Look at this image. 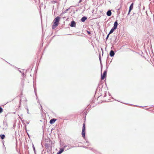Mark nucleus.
Segmentation results:
<instances>
[{
	"instance_id": "f704fd0d",
	"label": "nucleus",
	"mask_w": 154,
	"mask_h": 154,
	"mask_svg": "<svg viewBox=\"0 0 154 154\" xmlns=\"http://www.w3.org/2000/svg\"><path fill=\"white\" fill-rule=\"evenodd\" d=\"M63 14V12H62V13H61L60 14V16H59L60 17H62L63 16V14Z\"/></svg>"
},
{
	"instance_id": "13d9d810",
	"label": "nucleus",
	"mask_w": 154,
	"mask_h": 154,
	"mask_svg": "<svg viewBox=\"0 0 154 154\" xmlns=\"http://www.w3.org/2000/svg\"><path fill=\"white\" fill-rule=\"evenodd\" d=\"M135 106H137H137H137V105H135Z\"/></svg>"
},
{
	"instance_id": "aec40b11",
	"label": "nucleus",
	"mask_w": 154,
	"mask_h": 154,
	"mask_svg": "<svg viewBox=\"0 0 154 154\" xmlns=\"http://www.w3.org/2000/svg\"><path fill=\"white\" fill-rule=\"evenodd\" d=\"M3 124L5 127H7V123L6 122H5V120H4L3 121Z\"/></svg>"
},
{
	"instance_id": "20e7f679",
	"label": "nucleus",
	"mask_w": 154,
	"mask_h": 154,
	"mask_svg": "<svg viewBox=\"0 0 154 154\" xmlns=\"http://www.w3.org/2000/svg\"><path fill=\"white\" fill-rule=\"evenodd\" d=\"M67 147V145H64L63 146V147L60 148L59 151L57 152V154H61L64 151V149Z\"/></svg>"
},
{
	"instance_id": "a211bd4d",
	"label": "nucleus",
	"mask_w": 154,
	"mask_h": 154,
	"mask_svg": "<svg viewBox=\"0 0 154 154\" xmlns=\"http://www.w3.org/2000/svg\"><path fill=\"white\" fill-rule=\"evenodd\" d=\"M121 8V6L119 8L117 9V14L119 15L120 13V9Z\"/></svg>"
},
{
	"instance_id": "58836bf2",
	"label": "nucleus",
	"mask_w": 154,
	"mask_h": 154,
	"mask_svg": "<svg viewBox=\"0 0 154 154\" xmlns=\"http://www.w3.org/2000/svg\"><path fill=\"white\" fill-rule=\"evenodd\" d=\"M106 96V93H105L104 94V95L103 96V97H105Z\"/></svg>"
},
{
	"instance_id": "393cba45",
	"label": "nucleus",
	"mask_w": 154,
	"mask_h": 154,
	"mask_svg": "<svg viewBox=\"0 0 154 154\" xmlns=\"http://www.w3.org/2000/svg\"><path fill=\"white\" fill-rule=\"evenodd\" d=\"M113 32H114V31H113V30L112 29H111V30H110V31L109 32V34H112Z\"/></svg>"
},
{
	"instance_id": "cd10ccee",
	"label": "nucleus",
	"mask_w": 154,
	"mask_h": 154,
	"mask_svg": "<svg viewBox=\"0 0 154 154\" xmlns=\"http://www.w3.org/2000/svg\"><path fill=\"white\" fill-rule=\"evenodd\" d=\"M126 11H124V12L122 13V14H123V16L122 17H124V14H125L126 13Z\"/></svg>"
},
{
	"instance_id": "6ab92c4d",
	"label": "nucleus",
	"mask_w": 154,
	"mask_h": 154,
	"mask_svg": "<svg viewBox=\"0 0 154 154\" xmlns=\"http://www.w3.org/2000/svg\"><path fill=\"white\" fill-rule=\"evenodd\" d=\"M87 114V112L86 111H85L83 113V117H86Z\"/></svg>"
},
{
	"instance_id": "0eeeda50",
	"label": "nucleus",
	"mask_w": 154,
	"mask_h": 154,
	"mask_svg": "<svg viewBox=\"0 0 154 154\" xmlns=\"http://www.w3.org/2000/svg\"><path fill=\"white\" fill-rule=\"evenodd\" d=\"M76 23L74 21L72 20L69 24V26L72 27H75L76 26Z\"/></svg>"
},
{
	"instance_id": "412c9836",
	"label": "nucleus",
	"mask_w": 154,
	"mask_h": 154,
	"mask_svg": "<svg viewBox=\"0 0 154 154\" xmlns=\"http://www.w3.org/2000/svg\"><path fill=\"white\" fill-rule=\"evenodd\" d=\"M32 148H33L34 153L35 154V152H36V151L35 150V146L33 144H32Z\"/></svg>"
},
{
	"instance_id": "37998d69",
	"label": "nucleus",
	"mask_w": 154,
	"mask_h": 154,
	"mask_svg": "<svg viewBox=\"0 0 154 154\" xmlns=\"http://www.w3.org/2000/svg\"><path fill=\"white\" fill-rule=\"evenodd\" d=\"M85 139H86V140L85 139V140L86 141V142L87 143H89V142L88 140H87L86 138H85Z\"/></svg>"
},
{
	"instance_id": "c756f323",
	"label": "nucleus",
	"mask_w": 154,
	"mask_h": 154,
	"mask_svg": "<svg viewBox=\"0 0 154 154\" xmlns=\"http://www.w3.org/2000/svg\"><path fill=\"white\" fill-rule=\"evenodd\" d=\"M110 34H109V33H108V34H107V36H106V40H107L108 39V38H109V35H110Z\"/></svg>"
},
{
	"instance_id": "bb28decb",
	"label": "nucleus",
	"mask_w": 154,
	"mask_h": 154,
	"mask_svg": "<svg viewBox=\"0 0 154 154\" xmlns=\"http://www.w3.org/2000/svg\"><path fill=\"white\" fill-rule=\"evenodd\" d=\"M20 120L21 121V122H22L23 124V122L24 121H25L24 119H23V118H20Z\"/></svg>"
},
{
	"instance_id": "c9c22d12",
	"label": "nucleus",
	"mask_w": 154,
	"mask_h": 154,
	"mask_svg": "<svg viewBox=\"0 0 154 154\" xmlns=\"http://www.w3.org/2000/svg\"><path fill=\"white\" fill-rule=\"evenodd\" d=\"M101 50L102 53V55L103 56V50L102 48H101Z\"/></svg>"
},
{
	"instance_id": "774afa93",
	"label": "nucleus",
	"mask_w": 154,
	"mask_h": 154,
	"mask_svg": "<svg viewBox=\"0 0 154 154\" xmlns=\"http://www.w3.org/2000/svg\"><path fill=\"white\" fill-rule=\"evenodd\" d=\"M134 14V13L133 14Z\"/></svg>"
},
{
	"instance_id": "4be33fe9",
	"label": "nucleus",
	"mask_w": 154,
	"mask_h": 154,
	"mask_svg": "<svg viewBox=\"0 0 154 154\" xmlns=\"http://www.w3.org/2000/svg\"><path fill=\"white\" fill-rule=\"evenodd\" d=\"M88 149H89L90 150H92L94 152H95L96 151V150H95L94 149H93V148H92L89 147H88Z\"/></svg>"
},
{
	"instance_id": "8fccbe9b",
	"label": "nucleus",
	"mask_w": 154,
	"mask_h": 154,
	"mask_svg": "<svg viewBox=\"0 0 154 154\" xmlns=\"http://www.w3.org/2000/svg\"><path fill=\"white\" fill-rule=\"evenodd\" d=\"M71 7H69L67 9V10L68 11L70 9V8H71Z\"/></svg>"
},
{
	"instance_id": "72a5a7b5",
	"label": "nucleus",
	"mask_w": 154,
	"mask_h": 154,
	"mask_svg": "<svg viewBox=\"0 0 154 154\" xmlns=\"http://www.w3.org/2000/svg\"><path fill=\"white\" fill-rule=\"evenodd\" d=\"M132 10V9L129 8L128 12H129V13H130Z\"/></svg>"
},
{
	"instance_id": "9d476101",
	"label": "nucleus",
	"mask_w": 154,
	"mask_h": 154,
	"mask_svg": "<svg viewBox=\"0 0 154 154\" xmlns=\"http://www.w3.org/2000/svg\"><path fill=\"white\" fill-rule=\"evenodd\" d=\"M116 52V51H114L112 50H110L109 53L110 56L111 57H114Z\"/></svg>"
},
{
	"instance_id": "dca6fc26",
	"label": "nucleus",
	"mask_w": 154,
	"mask_h": 154,
	"mask_svg": "<svg viewBox=\"0 0 154 154\" xmlns=\"http://www.w3.org/2000/svg\"><path fill=\"white\" fill-rule=\"evenodd\" d=\"M0 137L1 139L2 140H3L5 139V135H4V134H0Z\"/></svg>"
},
{
	"instance_id": "6e6d98bb",
	"label": "nucleus",
	"mask_w": 154,
	"mask_h": 154,
	"mask_svg": "<svg viewBox=\"0 0 154 154\" xmlns=\"http://www.w3.org/2000/svg\"><path fill=\"white\" fill-rule=\"evenodd\" d=\"M26 109L27 110V111H29V109L27 108Z\"/></svg>"
},
{
	"instance_id": "473e14b6",
	"label": "nucleus",
	"mask_w": 154,
	"mask_h": 154,
	"mask_svg": "<svg viewBox=\"0 0 154 154\" xmlns=\"http://www.w3.org/2000/svg\"><path fill=\"white\" fill-rule=\"evenodd\" d=\"M25 149L26 150H28L29 149V147L28 146H26Z\"/></svg>"
},
{
	"instance_id": "0e129e2a",
	"label": "nucleus",
	"mask_w": 154,
	"mask_h": 154,
	"mask_svg": "<svg viewBox=\"0 0 154 154\" xmlns=\"http://www.w3.org/2000/svg\"><path fill=\"white\" fill-rule=\"evenodd\" d=\"M112 60H111V61L110 62V63H111V62L112 61Z\"/></svg>"
},
{
	"instance_id": "b1692460",
	"label": "nucleus",
	"mask_w": 154,
	"mask_h": 154,
	"mask_svg": "<svg viewBox=\"0 0 154 154\" xmlns=\"http://www.w3.org/2000/svg\"><path fill=\"white\" fill-rule=\"evenodd\" d=\"M68 11V10L67 9H66L65 11H64L63 10V14H65Z\"/></svg>"
},
{
	"instance_id": "7c9ffc66",
	"label": "nucleus",
	"mask_w": 154,
	"mask_h": 154,
	"mask_svg": "<svg viewBox=\"0 0 154 154\" xmlns=\"http://www.w3.org/2000/svg\"><path fill=\"white\" fill-rule=\"evenodd\" d=\"M70 149V148H69V146H67V147H66V148L64 149H65V150H68V149Z\"/></svg>"
},
{
	"instance_id": "2eb2a0df",
	"label": "nucleus",
	"mask_w": 154,
	"mask_h": 154,
	"mask_svg": "<svg viewBox=\"0 0 154 154\" xmlns=\"http://www.w3.org/2000/svg\"><path fill=\"white\" fill-rule=\"evenodd\" d=\"M58 23H57L53 22V24L52 25V29H54L58 25Z\"/></svg>"
},
{
	"instance_id": "e433bc0d",
	"label": "nucleus",
	"mask_w": 154,
	"mask_h": 154,
	"mask_svg": "<svg viewBox=\"0 0 154 154\" xmlns=\"http://www.w3.org/2000/svg\"><path fill=\"white\" fill-rule=\"evenodd\" d=\"M25 122H26L27 124H28L29 123V121H27L26 120H25Z\"/></svg>"
},
{
	"instance_id": "69168bd1",
	"label": "nucleus",
	"mask_w": 154,
	"mask_h": 154,
	"mask_svg": "<svg viewBox=\"0 0 154 154\" xmlns=\"http://www.w3.org/2000/svg\"><path fill=\"white\" fill-rule=\"evenodd\" d=\"M87 146H89V145H88Z\"/></svg>"
},
{
	"instance_id": "f3484780",
	"label": "nucleus",
	"mask_w": 154,
	"mask_h": 154,
	"mask_svg": "<svg viewBox=\"0 0 154 154\" xmlns=\"http://www.w3.org/2000/svg\"><path fill=\"white\" fill-rule=\"evenodd\" d=\"M134 2H133L130 5L129 8L133 9Z\"/></svg>"
},
{
	"instance_id": "603ef678",
	"label": "nucleus",
	"mask_w": 154,
	"mask_h": 154,
	"mask_svg": "<svg viewBox=\"0 0 154 154\" xmlns=\"http://www.w3.org/2000/svg\"><path fill=\"white\" fill-rule=\"evenodd\" d=\"M130 13H129V12H128V14H127V16L129 15H130Z\"/></svg>"
},
{
	"instance_id": "bf43d9fd",
	"label": "nucleus",
	"mask_w": 154,
	"mask_h": 154,
	"mask_svg": "<svg viewBox=\"0 0 154 154\" xmlns=\"http://www.w3.org/2000/svg\"><path fill=\"white\" fill-rule=\"evenodd\" d=\"M104 101H105V102H108L107 101H106V100H105Z\"/></svg>"
},
{
	"instance_id": "ddd939ff",
	"label": "nucleus",
	"mask_w": 154,
	"mask_h": 154,
	"mask_svg": "<svg viewBox=\"0 0 154 154\" xmlns=\"http://www.w3.org/2000/svg\"><path fill=\"white\" fill-rule=\"evenodd\" d=\"M57 120V119L53 118L51 119L49 121V123L50 124H52L54 123Z\"/></svg>"
},
{
	"instance_id": "f8f14e48",
	"label": "nucleus",
	"mask_w": 154,
	"mask_h": 154,
	"mask_svg": "<svg viewBox=\"0 0 154 154\" xmlns=\"http://www.w3.org/2000/svg\"><path fill=\"white\" fill-rule=\"evenodd\" d=\"M99 58L100 63V66H101V70H102V68H103V65L102 63V60H101V55L100 54H99Z\"/></svg>"
},
{
	"instance_id": "4468645a",
	"label": "nucleus",
	"mask_w": 154,
	"mask_h": 154,
	"mask_svg": "<svg viewBox=\"0 0 154 154\" xmlns=\"http://www.w3.org/2000/svg\"><path fill=\"white\" fill-rule=\"evenodd\" d=\"M106 15L108 16H110L112 15V12L110 10H108L106 13Z\"/></svg>"
},
{
	"instance_id": "49530a36",
	"label": "nucleus",
	"mask_w": 154,
	"mask_h": 154,
	"mask_svg": "<svg viewBox=\"0 0 154 154\" xmlns=\"http://www.w3.org/2000/svg\"><path fill=\"white\" fill-rule=\"evenodd\" d=\"M109 55H108V57H107V59H106V62H107L108 60V58H109Z\"/></svg>"
},
{
	"instance_id": "6e6552de",
	"label": "nucleus",
	"mask_w": 154,
	"mask_h": 154,
	"mask_svg": "<svg viewBox=\"0 0 154 154\" xmlns=\"http://www.w3.org/2000/svg\"><path fill=\"white\" fill-rule=\"evenodd\" d=\"M33 87H34V91L35 92V95L37 97L36 99H37V101L38 103H39V100L38 98L37 95V93H36V85H35L34 84Z\"/></svg>"
},
{
	"instance_id": "79ce46f5",
	"label": "nucleus",
	"mask_w": 154,
	"mask_h": 154,
	"mask_svg": "<svg viewBox=\"0 0 154 154\" xmlns=\"http://www.w3.org/2000/svg\"><path fill=\"white\" fill-rule=\"evenodd\" d=\"M82 147H84V148H86V149H87L88 148V147L85 146H82Z\"/></svg>"
},
{
	"instance_id": "a18cd8bd",
	"label": "nucleus",
	"mask_w": 154,
	"mask_h": 154,
	"mask_svg": "<svg viewBox=\"0 0 154 154\" xmlns=\"http://www.w3.org/2000/svg\"><path fill=\"white\" fill-rule=\"evenodd\" d=\"M101 91H102V89H99V92L100 93Z\"/></svg>"
},
{
	"instance_id": "423d86ee",
	"label": "nucleus",
	"mask_w": 154,
	"mask_h": 154,
	"mask_svg": "<svg viewBox=\"0 0 154 154\" xmlns=\"http://www.w3.org/2000/svg\"><path fill=\"white\" fill-rule=\"evenodd\" d=\"M60 20V17L59 16H57L53 20V22L54 23H57L59 24V21Z\"/></svg>"
},
{
	"instance_id": "1a4fd4ad",
	"label": "nucleus",
	"mask_w": 154,
	"mask_h": 154,
	"mask_svg": "<svg viewBox=\"0 0 154 154\" xmlns=\"http://www.w3.org/2000/svg\"><path fill=\"white\" fill-rule=\"evenodd\" d=\"M103 83L100 82L98 85V86L96 90V93L97 92V91L98 88L100 89H102V88H103Z\"/></svg>"
},
{
	"instance_id": "2f4dec72",
	"label": "nucleus",
	"mask_w": 154,
	"mask_h": 154,
	"mask_svg": "<svg viewBox=\"0 0 154 154\" xmlns=\"http://www.w3.org/2000/svg\"><path fill=\"white\" fill-rule=\"evenodd\" d=\"M24 128L25 129L26 131H27V128H26V125L25 124H24Z\"/></svg>"
},
{
	"instance_id": "3c124183",
	"label": "nucleus",
	"mask_w": 154,
	"mask_h": 154,
	"mask_svg": "<svg viewBox=\"0 0 154 154\" xmlns=\"http://www.w3.org/2000/svg\"><path fill=\"white\" fill-rule=\"evenodd\" d=\"M109 96H111V95L110 94L109 92Z\"/></svg>"
},
{
	"instance_id": "39448f33",
	"label": "nucleus",
	"mask_w": 154,
	"mask_h": 154,
	"mask_svg": "<svg viewBox=\"0 0 154 154\" xmlns=\"http://www.w3.org/2000/svg\"><path fill=\"white\" fill-rule=\"evenodd\" d=\"M48 140H49V143L48 142V141H47L45 145V147L46 149H48L49 147L50 143H52V141L51 140L49 139Z\"/></svg>"
},
{
	"instance_id": "7ed1b4c3",
	"label": "nucleus",
	"mask_w": 154,
	"mask_h": 154,
	"mask_svg": "<svg viewBox=\"0 0 154 154\" xmlns=\"http://www.w3.org/2000/svg\"><path fill=\"white\" fill-rule=\"evenodd\" d=\"M118 20H116L114 22L113 27L111 29L113 30V31H114L116 29H117V27L118 25Z\"/></svg>"
},
{
	"instance_id": "680f3d73",
	"label": "nucleus",
	"mask_w": 154,
	"mask_h": 154,
	"mask_svg": "<svg viewBox=\"0 0 154 154\" xmlns=\"http://www.w3.org/2000/svg\"><path fill=\"white\" fill-rule=\"evenodd\" d=\"M27 113H28V114L29 113V111H27Z\"/></svg>"
},
{
	"instance_id": "4d7b16f0",
	"label": "nucleus",
	"mask_w": 154,
	"mask_h": 154,
	"mask_svg": "<svg viewBox=\"0 0 154 154\" xmlns=\"http://www.w3.org/2000/svg\"><path fill=\"white\" fill-rule=\"evenodd\" d=\"M21 101V100H20V104Z\"/></svg>"
},
{
	"instance_id": "de8ad7c7",
	"label": "nucleus",
	"mask_w": 154,
	"mask_h": 154,
	"mask_svg": "<svg viewBox=\"0 0 154 154\" xmlns=\"http://www.w3.org/2000/svg\"><path fill=\"white\" fill-rule=\"evenodd\" d=\"M114 36L115 38V40H116V37H117V35H114Z\"/></svg>"
},
{
	"instance_id": "338daca9",
	"label": "nucleus",
	"mask_w": 154,
	"mask_h": 154,
	"mask_svg": "<svg viewBox=\"0 0 154 154\" xmlns=\"http://www.w3.org/2000/svg\"><path fill=\"white\" fill-rule=\"evenodd\" d=\"M51 148H52V146H51Z\"/></svg>"
},
{
	"instance_id": "a878e982",
	"label": "nucleus",
	"mask_w": 154,
	"mask_h": 154,
	"mask_svg": "<svg viewBox=\"0 0 154 154\" xmlns=\"http://www.w3.org/2000/svg\"><path fill=\"white\" fill-rule=\"evenodd\" d=\"M51 2L55 3H57V1H55V0H53L51 1Z\"/></svg>"
},
{
	"instance_id": "c03bdc74",
	"label": "nucleus",
	"mask_w": 154,
	"mask_h": 154,
	"mask_svg": "<svg viewBox=\"0 0 154 154\" xmlns=\"http://www.w3.org/2000/svg\"><path fill=\"white\" fill-rule=\"evenodd\" d=\"M82 1L83 0H79V3H81Z\"/></svg>"
},
{
	"instance_id": "052dcab7",
	"label": "nucleus",
	"mask_w": 154,
	"mask_h": 154,
	"mask_svg": "<svg viewBox=\"0 0 154 154\" xmlns=\"http://www.w3.org/2000/svg\"><path fill=\"white\" fill-rule=\"evenodd\" d=\"M144 109H146V110H147V109H148V108H147V109H146V108H145Z\"/></svg>"
},
{
	"instance_id": "4c0bfd02",
	"label": "nucleus",
	"mask_w": 154,
	"mask_h": 154,
	"mask_svg": "<svg viewBox=\"0 0 154 154\" xmlns=\"http://www.w3.org/2000/svg\"><path fill=\"white\" fill-rule=\"evenodd\" d=\"M22 75L23 76H25L26 75H25V74L24 72H22Z\"/></svg>"
},
{
	"instance_id": "e2e57ef3",
	"label": "nucleus",
	"mask_w": 154,
	"mask_h": 154,
	"mask_svg": "<svg viewBox=\"0 0 154 154\" xmlns=\"http://www.w3.org/2000/svg\"><path fill=\"white\" fill-rule=\"evenodd\" d=\"M74 147V146H72L71 147V148H73V147Z\"/></svg>"
},
{
	"instance_id": "ea45409f",
	"label": "nucleus",
	"mask_w": 154,
	"mask_h": 154,
	"mask_svg": "<svg viewBox=\"0 0 154 154\" xmlns=\"http://www.w3.org/2000/svg\"><path fill=\"white\" fill-rule=\"evenodd\" d=\"M27 135L28 136V137L30 138V135H29V134L27 132Z\"/></svg>"
},
{
	"instance_id": "a19ab883",
	"label": "nucleus",
	"mask_w": 154,
	"mask_h": 154,
	"mask_svg": "<svg viewBox=\"0 0 154 154\" xmlns=\"http://www.w3.org/2000/svg\"><path fill=\"white\" fill-rule=\"evenodd\" d=\"M140 106V107H142V108L143 109H145V107H146V106Z\"/></svg>"
},
{
	"instance_id": "f257e3e1",
	"label": "nucleus",
	"mask_w": 154,
	"mask_h": 154,
	"mask_svg": "<svg viewBox=\"0 0 154 154\" xmlns=\"http://www.w3.org/2000/svg\"><path fill=\"white\" fill-rule=\"evenodd\" d=\"M84 119V122L83 124V126L82 127V137L84 139H85V132H86V127H85V121H86V117H83Z\"/></svg>"
},
{
	"instance_id": "5701e85b",
	"label": "nucleus",
	"mask_w": 154,
	"mask_h": 154,
	"mask_svg": "<svg viewBox=\"0 0 154 154\" xmlns=\"http://www.w3.org/2000/svg\"><path fill=\"white\" fill-rule=\"evenodd\" d=\"M3 111V109L0 106V113H2Z\"/></svg>"
},
{
	"instance_id": "864d4df0",
	"label": "nucleus",
	"mask_w": 154,
	"mask_h": 154,
	"mask_svg": "<svg viewBox=\"0 0 154 154\" xmlns=\"http://www.w3.org/2000/svg\"><path fill=\"white\" fill-rule=\"evenodd\" d=\"M18 71H19L20 73H22V71H21V70H18Z\"/></svg>"
},
{
	"instance_id": "9b49d317",
	"label": "nucleus",
	"mask_w": 154,
	"mask_h": 154,
	"mask_svg": "<svg viewBox=\"0 0 154 154\" xmlns=\"http://www.w3.org/2000/svg\"><path fill=\"white\" fill-rule=\"evenodd\" d=\"M87 16H83V17L81 18L80 21L81 22H84L86 20H87Z\"/></svg>"
},
{
	"instance_id": "f03ea898",
	"label": "nucleus",
	"mask_w": 154,
	"mask_h": 154,
	"mask_svg": "<svg viewBox=\"0 0 154 154\" xmlns=\"http://www.w3.org/2000/svg\"><path fill=\"white\" fill-rule=\"evenodd\" d=\"M107 66H106V69L105 70L103 74L102 73H101V79L102 80H104V79H106V77L107 71ZM101 72H102V70H101Z\"/></svg>"
},
{
	"instance_id": "09e8293b",
	"label": "nucleus",
	"mask_w": 154,
	"mask_h": 154,
	"mask_svg": "<svg viewBox=\"0 0 154 154\" xmlns=\"http://www.w3.org/2000/svg\"><path fill=\"white\" fill-rule=\"evenodd\" d=\"M40 105L41 109L42 110L43 109L42 106L40 104Z\"/></svg>"
},
{
	"instance_id": "5fc2aeb1",
	"label": "nucleus",
	"mask_w": 154,
	"mask_h": 154,
	"mask_svg": "<svg viewBox=\"0 0 154 154\" xmlns=\"http://www.w3.org/2000/svg\"><path fill=\"white\" fill-rule=\"evenodd\" d=\"M105 84L106 85V86H107V84H106V82L105 83Z\"/></svg>"
},
{
	"instance_id": "c85d7f7f",
	"label": "nucleus",
	"mask_w": 154,
	"mask_h": 154,
	"mask_svg": "<svg viewBox=\"0 0 154 154\" xmlns=\"http://www.w3.org/2000/svg\"><path fill=\"white\" fill-rule=\"evenodd\" d=\"M86 32L88 35H90L91 34V32L90 31L87 30Z\"/></svg>"
}]
</instances>
